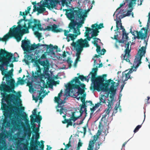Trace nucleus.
<instances>
[{
    "instance_id": "f257e3e1",
    "label": "nucleus",
    "mask_w": 150,
    "mask_h": 150,
    "mask_svg": "<svg viewBox=\"0 0 150 150\" xmlns=\"http://www.w3.org/2000/svg\"><path fill=\"white\" fill-rule=\"evenodd\" d=\"M9 85H6L4 81H2L0 85L1 94L2 97L1 102V109L3 111L5 119L3 120V126L6 127H9L11 124L7 120L9 117L11 120V123L14 124L16 123V117H13L12 115L14 113V110H18L19 108L16 106H18V103L17 100H20L21 95L20 93L17 96L14 94L16 93L14 90L15 88V80L11 81Z\"/></svg>"
},
{
    "instance_id": "f03ea898",
    "label": "nucleus",
    "mask_w": 150,
    "mask_h": 150,
    "mask_svg": "<svg viewBox=\"0 0 150 150\" xmlns=\"http://www.w3.org/2000/svg\"><path fill=\"white\" fill-rule=\"evenodd\" d=\"M98 68L97 67L93 68L92 69V71L88 75H91V80L93 83V86L91 85L90 88L91 90L93 91L96 90L98 91L101 90L104 92H107L109 90L108 86L112 82H115L111 79L105 81V83H104L105 81V77L106 76V74H103L102 76H98L96 77L97 74Z\"/></svg>"
},
{
    "instance_id": "7ed1b4c3",
    "label": "nucleus",
    "mask_w": 150,
    "mask_h": 150,
    "mask_svg": "<svg viewBox=\"0 0 150 150\" xmlns=\"http://www.w3.org/2000/svg\"><path fill=\"white\" fill-rule=\"evenodd\" d=\"M12 54L2 49H0V70L2 75L6 74L8 71V67L12 58Z\"/></svg>"
},
{
    "instance_id": "20e7f679",
    "label": "nucleus",
    "mask_w": 150,
    "mask_h": 150,
    "mask_svg": "<svg viewBox=\"0 0 150 150\" xmlns=\"http://www.w3.org/2000/svg\"><path fill=\"white\" fill-rule=\"evenodd\" d=\"M144 42L145 44V46L142 47L139 50L138 52V55L135 57L134 65H136V66L130 69L127 73H126V71L124 73H123V76L124 74V76L125 77V79L124 80V81H126L129 79H131L130 77V74L132 73L133 71H136L137 68L141 63V59L142 56L145 54L146 53V49L147 45V42L144 40Z\"/></svg>"
},
{
    "instance_id": "39448f33",
    "label": "nucleus",
    "mask_w": 150,
    "mask_h": 150,
    "mask_svg": "<svg viewBox=\"0 0 150 150\" xmlns=\"http://www.w3.org/2000/svg\"><path fill=\"white\" fill-rule=\"evenodd\" d=\"M27 24H23V28L20 34L21 40L23 35L25 33H29V29L32 28L33 30L37 29L38 30H42V28H41V25L40 23V22L35 19H30L27 23Z\"/></svg>"
},
{
    "instance_id": "423d86ee",
    "label": "nucleus",
    "mask_w": 150,
    "mask_h": 150,
    "mask_svg": "<svg viewBox=\"0 0 150 150\" xmlns=\"http://www.w3.org/2000/svg\"><path fill=\"white\" fill-rule=\"evenodd\" d=\"M71 45L75 48V50L76 52V55L77 57L75 61L77 62L80 61V56L81 52L83 50V48L84 47H88L89 46L87 40L86 39L83 40L82 38L78 39L76 42H73L71 44Z\"/></svg>"
},
{
    "instance_id": "0eeeda50",
    "label": "nucleus",
    "mask_w": 150,
    "mask_h": 150,
    "mask_svg": "<svg viewBox=\"0 0 150 150\" xmlns=\"http://www.w3.org/2000/svg\"><path fill=\"white\" fill-rule=\"evenodd\" d=\"M27 15V14L25 13V12H22L21 11H20V15L23 16V18L20 19L17 23L18 25L17 26H16V25H14L11 28L16 35L20 38L21 40V38L20 36V34L23 28V25L25 23L27 24V23L29 20V19L26 18V16Z\"/></svg>"
},
{
    "instance_id": "6e6552de",
    "label": "nucleus",
    "mask_w": 150,
    "mask_h": 150,
    "mask_svg": "<svg viewBox=\"0 0 150 150\" xmlns=\"http://www.w3.org/2000/svg\"><path fill=\"white\" fill-rule=\"evenodd\" d=\"M87 16L86 15L85 13L82 15V18H78L79 19H80V21L77 22L74 20L71 21L69 25L68 28L70 29H73L74 30V33L78 32L80 34V28L82 26V25L84 23V21L85 19V18Z\"/></svg>"
},
{
    "instance_id": "1a4fd4ad",
    "label": "nucleus",
    "mask_w": 150,
    "mask_h": 150,
    "mask_svg": "<svg viewBox=\"0 0 150 150\" xmlns=\"http://www.w3.org/2000/svg\"><path fill=\"white\" fill-rule=\"evenodd\" d=\"M37 108L34 109L32 112L33 115L30 116L31 124L32 125L31 128H32L33 132L36 134L38 132L39 129V127L38 128L36 127V125L34 123V122H36L38 123H39L42 119V116L41 115H39L38 117H37Z\"/></svg>"
},
{
    "instance_id": "9d476101",
    "label": "nucleus",
    "mask_w": 150,
    "mask_h": 150,
    "mask_svg": "<svg viewBox=\"0 0 150 150\" xmlns=\"http://www.w3.org/2000/svg\"><path fill=\"white\" fill-rule=\"evenodd\" d=\"M45 2L43 3V6L46 7L49 9H53L56 6V4L59 3L61 1L63 6L65 5L67 6L68 3L67 0H45Z\"/></svg>"
},
{
    "instance_id": "9b49d317",
    "label": "nucleus",
    "mask_w": 150,
    "mask_h": 150,
    "mask_svg": "<svg viewBox=\"0 0 150 150\" xmlns=\"http://www.w3.org/2000/svg\"><path fill=\"white\" fill-rule=\"evenodd\" d=\"M64 35L66 36V39L67 40V42H69L70 40L73 41L72 43L74 42L76 38L78 35H79V33L76 32L74 33V30L73 29H69V30H64Z\"/></svg>"
},
{
    "instance_id": "f8f14e48",
    "label": "nucleus",
    "mask_w": 150,
    "mask_h": 150,
    "mask_svg": "<svg viewBox=\"0 0 150 150\" xmlns=\"http://www.w3.org/2000/svg\"><path fill=\"white\" fill-rule=\"evenodd\" d=\"M84 13L81 9L78 8L77 10H74L68 13L67 15L69 19L71 20H74L75 18L77 20L78 18H82V15Z\"/></svg>"
},
{
    "instance_id": "ddd939ff",
    "label": "nucleus",
    "mask_w": 150,
    "mask_h": 150,
    "mask_svg": "<svg viewBox=\"0 0 150 150\" xmlns=\"http://www.w3.org/2000/svg\"><path fill=\"white\" fill-rule=\"evenodd\" d=\"M12 37L14 38L18 42L21 41L20 38L16 35L12 29V28H10L9 32L5 35L3 38H1L0 37V41L6 42L8 38Z\"/></svg>"
},
{
    "instance_id": "4468645a",
    "label": "nucleus",
    "mask_w": 150,
    "mask_h": 150,
    "mask_svg": "<svg viewBox=\"0 0 150 150\" xmlns=\"http://www.w3.org/2000/svg\"><path fill=\"white\" fill-rule=\"evenodd\" d=\"M42 144L40 145V142L39 141H35L33 138L30 142V146L33 148L34 150H43L44 148V145L43 143L44 142L41 140L40 141Z\"/></svg>"
},
{
    "instance_id": "2eb2a0df",
    "label": "nucleus",
    "mask_w": 150,
    "mask_h": 150,
    "mask_svg": "<svg viewBox=\"0 0 150 150\" xmlns=\"http://www.w3.org/2000/svg\"><path fill=\"white\" fill-rule=\"evenodd\" d=\"M129 42H127L126 44H125V47L126 49L125 50V54H122L121 55V57L123 58V60H125L126 62H130V53L131 52V47L129 49Z\"/></svg>"
},
{
    "instance_id": "dca6fc26",
    "label": "nucleus",
    "mask_w": 150,
    "mask_h": 150,
    "mask_svg": "<svg viewBox=\"0 0 150 150\" xmlns=\"http://www.w3.org/2000/svg\"><path fill=\"white\" fill-rule=\"evenodd\" d=\"M87 106L83 105H81V109L80 110V112H72L71 118L72 120L75 122L82 115L84 112V110H83V109H85L86 107Z\"/></svg>"
},
{
    "instance_id": "f3484780",
    "label": "nucleus",
    "mask_w": 150,
    "mask_h": 150,
    "mask_svg": "<svg viewBox=\"0 0 150 150\" xmlns=\"http://www.w3.org/2000/svg\"><path fill=\"white\" fill-rule=\"evenodd\" d=\"M80 85H78L76 84H71L70 83H68L67 85H66L65 86L67 88L77 89L78 90L77 92V94L76 96H79V94H80L81 96L83 94V95L85 91L84 89H85L81 88H80Z\"/></svg>"
},
{
    "instance_id": "a211bd4d",
    "label": "nucleus",
    "mask_w": 150,
    "mask_h": 150,
    "mask_svg": "<svg viewBox=\"0 0 150 150\" xmlns=\"http://www.w3.org/2000/svg\"><path fill=\"white\" fill-rule=\"evenodd\" d=\"M91 27L92 28H93L92 30V33L91 35L92 37L94 38V37L97 36L98 35V33L99 31L98 30L103 28L104 26L103 23H100L99 25L97 23H96L92 25H91Z\"/></svg>"
},
{
    "instance_id": "6ab92c4d",
    "label": "nucleus",
    "mask_w": 150,
    "mask_h": 150,
    "mask_svg": "<svg viewBox=\"0 0 150 150\" xmlns=\"http://www.w3.org/2000/svg\"><path fill=\"white\" fill-rule=\"evenodd\" d=\"M115 82H112L111 83L112 85L111 86L110 88H109V93L110 94V98L111 99L110 101L109 100H108L109 101L108 103H110V105L113 104V103L112 104V103L114 99V95L116 92V90L115 89Z\"/></svg>"
},
{
    "instance_id": "aec40b11",
    "label": "nucleus",
    "mask_w": 150,
    "mask_h": 150,
    "mask_svg": "<svg viewBox=\"0 0 150 150\" xmlns=\"http://www.w3.org/2000/svg\"><path fill=\"white\" fill-rule=\"evenodd\" d=\"M12 73L11 71H9L6 74L4 75V76L2 78V80L4 81L5 78H6V85H9L11 83V81H14V80L12 78Z\"/></svg>"
},
{
    "instance_id": "412c9836",
    "label": "nucleus",
    "mask_w": 150,
    "mask_h": 150,
    "mask_svg": "<svg viewBox=\"0 0 150 150\" xmlns=\"http://www.w3.org/2000/svg\"><path fill=\"white\" fill-rule=\"evenodd\" d=\"M86 96V94H83V96L81 97L75 95V96L76 97L75 98H76L77 100H79L80 99H81V101L82 103V105H84V106H87L88 105H87V104L88 103H89V105H90V106L93 105V104L92 103V102L91 101L87 100L85 101Z\"/></svg>"
},
{
    "instance_id": "4be33fe9",
    "label": "nucleus",
    "mask_w": 150,
    "mask_h": 150,
    "mask_svg": "<svg viewBox=\"0 0 150 150\" xmlns=\"http://www.w3.org/2000/svg\"><path fill=\"white\" fill-rule=\"evenodd\" d=\"M62 91L61 90L58 94V97H55L54 98L55 102L57 103V108H59L60 107V105L65 103L64 101L62 100L60 98V97L62 96Z\"/></svg>"
},
{
    "instance_id": "5701e85b",
    "label": "nucleus",
    "mask_w": 150,
    "mask_h": 150,
    "mask_svg": "<svg viewBox=\"0 0 150 150\" xmlns=\"http://www.w3.org/2000/svg\"><path fill=\"white\" fill-rule=\"evenodd\" d=\"M93 137V140H91L89 142L87 150H93L94 144L99 138V137L96 135H94Z\"/></svg>"
},
{
    "instance_id": "b1692460",
    "label": "nucleus",
    "mask_w": 150,
    "mask_h": 150,
    "mask_svg": "<svg viewBox=\"0 0 150 150\" xmlns=\"http://www.w3.org/2000/svg\"><path fill=\"white\" fill-rule=\"evenodd\" d=\"M40 64L43 67L44 71L45 72H47L49 70L50 63L47 59L41 61L40 63Z\"/></svg>"
},
{
    "instance_id": "393cba45",
    "label": "nucleus",
    "mask_w": 150,
    "mask_h": 150,
    "mask_svg": "<svg viewBox=\"0 0 150 150\" xmlns=\"http://www.w3.org/2000/svg\"><path fill=\"white\" fill-rule=\"evenodd\" d=\"M144 0H137L138 5H141ZM137 0H131L128 5V8L129 9L133 10V6H135L136 4V2Z\"/></svg>"
},
{
    "instance_id": "a878e982",
    "label": "nucleus",
    "mask_w": 150,
    "mask_h": 150,
    "mask_svg": "<svg viewBox=\"0 0 150 150\" xmlns=\"http://www.w3.org/2000/svg\"><path fill=\"white\" fill-rule=\"evenodd\" d=\"M79 79L78 77H75L74 79L72 80L71 81V84H76L78 85H80L81 87L83 89H86L85 85L83 83H81L80 81L79 80Z\"/></svg>"
},
{
    "instance_id": "bb28decb",
    "label": "nucleus",
    "mask_w": 150,
    "mask_h": 150,
    "mask_svg": "<svg viewBox=\"0 0 150 150\" xmlns=\"http://www.w3.org/2000/svg\"><path fill=\"white\" fill-rule=\"evenodd\" d=\"M129 33H127L125 29L122 30V39L121 40H118V42L119 43H124L125 41L128 40V35Z\"/></svg>"
},
{
    "instance_id": "cd10ccee",
    "label": "nucleus",
    "mask_w": 150,
    "mask_h": 150,
    "mask_svg": "<svg viewBox=\"0 0 150 150\" xmlns=\"http://www.w3.org/2000/svg\"><path fill=\"white\" fill-rule=\"evenodd\" d=\"M44 2L43 3H44ZM43 5V4H42ZM43 7H41L40 8L37 7L36 5H34L33 6L34 8L33 10V12H32V13H33V12H35V11H38V13L37 14L38 15L39 13H42L44 11H46V8H44L45 7L43 5Z\"/></svg>"
},
{
    "instance_id": "c85d7f7f",
    "label": "nucleus",
    "mask_w": 150,
    "mask_h": 150,
    "mask_svg": "<svg viewBox=\"0 0 150 150\" xmlns=\"http://www.w3.org/2000/svg\"><path fill=\"white\" fill-rule=\"evenodd\" d=\"M30 44V41L28 40H23L22 41L21 47L24 51L26 50H27V48Z\"/></svg>"
},
{
    "instance_id": "c756f323",
    "label": "nucleus",
    "mask_w": 150,
    "mask_h": 150,
    "mask_svg": "<svg viewBox=\"0 0 150 150\" xmlns=\"http://www.w3.org/2000/svg\"><path fill=\"white\" fill-rule=\"evenodd\" d=\"M110 105V103H109L108 104V108L106 110H105L106 111L105 113L102 115V119H105L107 115H109L110 110L112 109V107L111 106V105Z\"/></svg>"
},
{
    "instance_id": "7c9ffc66",
    "label": "nucleus",
    "mask_w": 150,
    "mask_h": 150,
    "mask_svg": "<svg viewBox=\"0 0 150 150\" xmlns=\"http://www.w3.org/2000/svg\"><path fill=\"white\" fill-rule=\"evenodd\" d=\"M36 46L35 45V44L30 45L27 48V50H26L25 52L28 53H30L31 52V51L35 50L37 48Z\"/></svg>"
},
{
    "instance_id": "2f4dec72",
    "label": "nucleus",
    "mask_w": 150,
    "mask_h": 150,
    "mask_svg": "<svg viewBox=\"0 0 150 150\" xmlns=\"http://www.w3.org/2000/svg\"><path fill=\"white\" fill-rule=\"evenodd\" d=\"M38 68V70H37L36 72H35V74L36 75H34V72L32 71V76H33L35 78H37L38 77H39L41 74V69L40 67H39Z\"/></svg>"
},
{
    "instance_id": "473e14b6",
    "label": "nucleus",
    "mask_w": 150,
    "mask_h": 150,
    "mask_svg": "<svg viewBox=\"0 0 150 150\" xmlns=\"http://www.w3.org/2000/svg\"><path fill=\"white\" fill-rule=\"evenodd\" d=\"M116 30L118 31L120 29L123 30V29H125L123 27L122 25V24L121 23V20L117 21H116Z\"/></svg>"
},
{
    "instance_id": "72a5a7b5",
    "label": "nucleus",
    "mask_w": 150,
    "mask_h": 150,
    "mask_svg": "<svg viewBox=\"0 0 150 150\" xmlns=\"http://www.w3.org/2000/svg\"><path fill=\"white\" fill-rule=\"evenodd\" d=\"M52 31L54 32L58 33L61 32L62 29H58L57 25L54 24L52 26Z\"/></svg>"
},
{
    "instance_id": "f704fd0d",
    "label": "nucleus",
    "mask_w": 150,
    "mask_h": 150,
    "mask_svg": "<svg viewBox=\"0 0 150 150\" xmlns=\"http://www.w3.org/2000/svg\"><path fill=\"white\" fill-rule=\"evenodd\" d=\"M35 45L37 47V48L40 46H43L44 47H46L47 51L48 49L50 48L51 47H52V45L51 44L49 45H48L46 44L41 45L40 43H38L37 45L35 44Z\"/></svg>"
},
{
    "instance_id": "c9c22d12",
    "label": "nucleus",
    "mask_w": 150,
    "mask_h": 150,
    "mask_svg": "<svg viewBox=\"0 0 150 150\" xmlns=\"http://www.w3.org/2000/svg\"><path fill=\"white\" fill-rule=\"evenodd\" d=\"M57 108H57V106L56 107ZM59 108H60V109H57V112H59L60 114L61 115L62 113H64V111L65 112V113H66L67 110L64 108L63 106H61L60 105V107Z\"/></svg>"
},
{
    "instance_id": "e433bc0d",
    "label": "nucleus",
    "mask_w": 150,
    "mask_h": 150,
    "mask_svg": "<svg viewBox=\"0 0 150 150\" xmlns=\"http://www.w3.org/2000/svg\"><path fill=\"white\" fill-rule=\"evenodd\" d=\"M100 101L99 102L101 104L102 103H105V97L104 95H101L100 97L99 98Z\"/></svg>"
},
{
    "instance_id": "4c0bfd02",
    "label": "nucleus",
    "mask_w": 150,
    "mask_h": 150,
    "mask_svg": "<svg viewBox=\"0 0 150 150\" xmlns=\"http://www.w3.org/2000/svg\"><path fill=\"white\" fill-rule=\"evenodd\" d=\"M66 61L68 65L69 68H70L72 66L71 63L73 62L72 60L71 59V58L70 57H68L67 58Z\"/></svg>"
},
{
    "instance_id": "58836bf2",
    "label": "nucleus",
    "mask_w": 150,
    "mask_h": 150,
    "mask_svg": "<svg viewBox=\"0 0 150 150\" xmlns=\"http://www.w3.org/2000/svg\"><path fill=\"white\" fill-rule=\"evenodd\" d=\"M85 28L86 29V32L85 33V35H89L90 33V32L92 30L93 28L91 29L88 27H85Z\"/></svg>"
},
{
    "instance_id": "ea45409f",
    "label": "nucleus",
    "mask_w": 150,
    "mask_h": 150,
    "mask_svg": "<svg viewBox=\"0 0 150 150\" xmlns=\"http://www.w3.org/2000/svg\"><path fill=\"white\" fill-rule=\"evenodd\" d=\"M93 39L94 40V41L92 42V43L94 44V46H97L98 45V40L100 41V40L99 38H93Z\"/></svg>"
},
{
    "instance_id": "a19ab883",
    "label": "nucleus",
    "mask_w": 150,
    "mask_h": 150,
    "mask_svg": "<svg viewBox=\"0 0 150 150\" xmlns=\"http://www.w3.org/2000/svg\"><path fill=\"white\" fill-rule=\"evenodd\" d=\"M132 10H131V9H129V10H128L127 13L123 15V17H125L126 16H130L131 12Z\"/></svg>"
},
{
    "instance_id": "79ce46f5",
    "label": "nucleus",
    "mask_w": 150,
    "mask_h": 150,
    "mask_svg": "<svg viewBox=\"0 0 150 150\" xmlns=\"http://www.w3.org/2000/svg\"><path fill=\"white\" fill-rule=\"evenodd\" d=\"M25 81L21 78V77H19L18 79V82L19 84H20L21 85H23L24 84Z\"/></svg>"
},
{
    "instance_id": "37998d69",
    "label": "nucleus",
    "mask_w": 150,
    "mask_h": 150,
    "mask_svg": "<svg viewBox=\"0 0 150 150\" xmlns=\"http://www.w3.org/2000/svg\"><path fill=\"white\" fill-rule=\"evenodd\" d=\"M71 119H69L68 121L67 125V127H68L69 126H72V122L71 121V120H72L71 117Z\"/></svg>"
},
{
    "instance_id": "c03bdc74",
    "label": "nucleus",
    "mask_w": 150,
    "mask_h": 150,
    "mask_svg": "<svg viewBox=\"0 0 150 150\" xmlns=\"http://www.w3.org/2000/svg\"><path fill=\"white\" fill-rule=\"evenodd\" d=\"M17 116L18 117H22L24 119L26 118L27 117V116L26 115H24L21 114H19V113L18 112H17Z\"/></svg>"
},
{
    "instance_id": "a18cd8bd",
    "label": "nucleus",
    "mask_w": 150,
    "mask_h": 150,
    "mask_svg": "<svg viewBox=\"0 0 150 150\" xmlns=\"http://www.w3.org/2000/svg\"><path fill=\"white\" fill-rule=\"evenodd\" d=\"M83 143L80 142V140H79V142L78 144V146L77 147L76 150H79L80 149V147L82 146Z\"/></svg>"
},
{
    "instance_id": "49530a36",
    "label": "nucleus",
    "mask_w": 150,
    "mask_h": 150,
    "mask_svg": "<svg viewBox=\"0 0 150 150\" xmlns=\"http://www.w3.org/2000/svg\"><path fill=\"white\" fill-rule=\"evenodd\" d=\"M41 61L39 60H37L34 62L35 65L36 66L37 68L40 67L39 64H40Z\"/></svg>"
},
{
    "instance_id": "de8ad7c7",
    "label": "nucleus",
    "mask_w": 150,
    "mask_h": 150,
    "mask_svg": "<svg viewBox=\"0 0 150 150\" xmlns=\"http://www.w3.org/2000/svg\"><path fill=\"white\" fill-rule=\"evenodd\" d=\"M141 127V125H137L134 129V132L135 133L137 132Z\"/></svg>"
},
{
    "instance_id": "09e8293b",
    "label": "nucleus",
    "mask_w": 150,
    "mask_h": 150,
    "mask_svg": "<svg viewBox=\"0 0 150 150\" xmlns=\"http://www.w3.org/2000/svg\"><path fill=\"white\" fill-rule=\"evenodd\" d=\"M35 35L38 38H40L42 36L41 34L39 33L38 31H35Z\"/></svg>"
},
{
    "instance_id": "8fccbe9b",
    "label": "nucleus",
    "mask_w": 150,
    "mask_h": 150,
    "mask_svg": "<svg viewBox=\"0 0 150 150\" xmlns=\"http://www.w3.org/2000/svg\"><path fill=\"white\" fill-rule=\"evenodd\" d=\"M95 46L97 47L96 51L98 53L100 54L99 52H100V46L98 45H97V46Z\"/></svg>"
},
{
    "instance_id": "3c124183",
    "label": "nucleus",
    "mask_w": 150,
    "mask_h": 150,
    "mask_svg": "<svg viewBox=\"0 0 150 150\" xmlns=\"http://www.w3.org/2000/svg\"><path fill=\"white\" fill-rule=\"evenodd\" d=\"M58 47L57 46L55 45L54 46V47L52 46V47H51L49 50V52H51V51L53 49H58Z\"/></svg>"
},
{
    "instance_id": "603ef678",
    "label": "nucleus",
    "mask_w": 150,
    "mask_h": 150,
    "mask_svg": "<svg viewBox=\"0 0 150 150\" xmlns=\"http://www.w3.org/2000/svg\"><path fill=\"white\" fill-rule=\"evenodd\" d=\"M78 78L79 79H80L81 81H83L84 80V79H85V77L83 75H79V76Z\"/></svg>"
},
{
    "instance_id": "864d4df0",
    "label": "nucleus",
    "mask_w": 150,
    "mask_h": 150,
    "mask_svg": "<svg viewBox=\"0 0 150 150\" xmlns=\"http://www.w3.org/2000/svg\"><path fill=\"white\" fill-rule=\"evenodd\" d=\"M85 36L87 37V39L89 41L90 40L91 38H93L92 37V35H91V36L90 37L89 36V35H85Z\"/></svg>"
},
{
    "instance_id": "5fc2aeb1",
    "label": "nucleus",
    "mask_w": 150,
    "mask_h": 150,
    "mask_svg": "<svg viewBox=\"0 0 150 150\" xmlns=\"http://www.w3.org/2000/svg\"><path fill=\"white\" fill-rule=\"evenodd\" d=\"M106 52V50H105V49L103 48L102 50L101 51L100 54L101 55H103Z\"/></svg>"
},
{
    "instance_id": "6e6d98bb",
    "label": "nucleus",
    "mask_w": 150,
    "mask_h": 150,
    "mask_svg": "<svg viewBox=\"0 0 150 150\" xmlns=\"http://www.w3.org/2000/svg\"><path fill=\"white\" fill-rule=\"evenodd\" d=\"M31 6H29L28 7L27 11L26 10H25V13H26V14H28V13H29V11L31 9Z\"/></svg>"
},
{
    "instance_id": "4d7b16f0",
    "label": "nucleus",
    "mask_w": 150,
    "mask_h": 150,
    "mask_svg": "<svg viewBox=\"0 0 150 150\" xmlns=\"http://www.w3.org/2000/svg\"><path fill=\"white\" fill-rule=\"evenodd\" d=\"M102 144V143H100V144L98 143L97 145H96L94 150H98L100 148V145H101Z\"/></svg>"
},
{
    "instance_id": "13d9d810",
    "label": "nucleus",
    "mask_w": 150,
    "mask_h": 150,
    "mask_svg": "<svg viewBox=\"0 0 150 150\" xmlns=\"http://www.w3.org/2000/svg\"><path fill=\"white\" fill-rule=\"evenodd\" d=\"M27 127L28 128V132L30 133H31V128L30 127V125L29 124H28L27 125Z\"/></svg>"
},
{
    "instance_id": "bf43d9fd",
    "label": "nucleus",
    "mask_w": 150,
    "mask_h": 150,
    "mask_svg": "<svg viewBox=\"0 0 150 150\" xmlns=\"http://www.w3.org/2000/svg\"><path fill=\"white\" fill-rule=\"evenodd\" d=\"M71 142L70 141H69L68 144H66V147L67 149L69 148L71 146V145L70 144Z\"/></svg>"
},
{
    "instance_id": "052dcab7",
    "label": "nucleus",
    "mask_w": 150,
    "mask_h": 150,
    "mask_svg": "<svg viewBox=\"0 0 150 150\" xmlns=\"http://www.w3.org/2000/svg\"><path fill=\"white\" fill-rule=\"evenodd\" d=\"M96 108H95L94 106H93V108H90V110H91V115L92 114H93V113L94 111L96 110Z\"/></svg>"
},
{
    "instance_id": "680f3d73",
    "label": "nucleus",
    "mask_w": 150,
    "mask_h": 150,
    "mask_svg": "<svg viewBox=\"0 0 150 150\" xmlns=\"http://www.w3.org/2000/svg\"><path fill=\"white\" fill-rule=\"evenodd\" d=\"M101 133V131L100 130H98L96 134V135L98 137H99V136L100 135Z\"/></svg>"
},
{
    "instance_id": "e2e57ef3",
    "label": "nucleus",
    "mask_w": 150,
    "mask_h": 150,
    "mask_svg": "<svg viewBox=\"0 0 150 150\" xmlns=\"http://www.w3.org/2000/svg\"><path fill=\"white\" fill-rule=\"evenodd\" d=\"M125 4V2L122 3L120 4V6L116 10V11H117L118 10H119L121 7L124 6Z\"/></svg>"
},
{
    "instance_id": "0e129e2a",
    "label": "nucleus",
    "mask_w": 150,
    "mask_h": 150,
    "mask_svg": "<svg viewBox=\"0 0 150 150\" xmlns=\"http://www.w3.org/2000/svg\"><path fill=\"white\" fill-rule=\"evenodd\" d=\"M102 105L100 102L98 103L97 104H96L94 106V107L96 108H97L99 107L100 105Z\"/></svg>"
},
{
    "instance_id": "69168bd1",
    "label": "nucleus",
    "mask_w": 150,
    "mask_h": 150,
    "mask_svg": "<svg viewBox=\"0 0 150 150\" xmlns=\"http://www.w3.org/2000/svg\"><path fill=\"white\" fill-rule=\"evenodd\" d=\"M26 57L27 59L28 60H30L32 58V57L30 55H27Z\"/></svg>"
},
{
    "instance_id": "338daca9",
    "label": "nucleus",
    "mask_w": 150,
    "mask_h": 150,
    "mask_svg": "<svg viewBox=\"0 0 150 150\" xmlns=\"http://www.w3.org/2000/svg\"><path fill=\"white\" fill-rule=\"evenodd\" d=\"M83 134L84 135H85L86 132V126L83 127Z\"/></svg>"
},
{
    "instance_id": "774afa93",
    "label": "nucleus",
    "mask_w": 150,
    "mask_h": 150,
    "mask_svg": "<svg viewBox=\"0 0 150 150\" xmlns=\"http://www.w3.org/2000/svg\"><path fill=\"white\" fill-rule=\"evenodd\" d=\"M46 29L48 31H50V30H52V27H51L50 26H47Z\"/></svg>"
}]
</instances>
